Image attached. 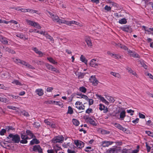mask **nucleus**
I'll return each instance as SVG.
<instances>
[{"label":"nucleus","instance_id":"52","mask_svg":"<svg viewBox=\"0 0 153 153\" xmlns=\"http://www.w3.org/2000/svg\"><path fill=\"white\" fill-rule=\"evenodd\" d=\"M101 132L102 134H106L109 133L108 132L104 129H101Z\"/></svg>","mask_w":153,"mask_h":153},{"label":"nucleus","instance_id":"26","mask_svg":"<svg viewBox=\"0 0 153 153\" xmlns=\"http://www.w3.org/2000/svg\"><path fill=\"white\" fill-rule=\"evenodd\" d=\"M127 70H128V72L130 73L135 76L137 77H138V75L136 74V72L132 70L130 68H127Z\"/></svg>","mask_w":153,"mask_h":153},{"label":"nucleus","instance_id":"40","mask_svg":"<svg viewBox=\"0 0 153 153\" xmlns=\"http://www.w3.org/2000/svg\"><path fill=\"white\" fill-rule=\"evenodd\" d=\"M8 100L7 98L5 97H1L0 98V101L6 102H8Z\"/></svg>","mask_w":153,"mask_h":153},{"label":"nucleus","instance_id":"31","mask_svg":"<svg viewBox=\"0 0 153 153\" xmlns=\"http://www.w3.org/2000/svg\"><path fill=\"white\" fill-rule=\"evenodd\" d=\"M34 127L36 128H38L40 126V122H34L33 123V124Z\"/></svg>","mask_w":153,"mask_h":153},{"label":"nucleus","instance_id":"9","mask_svg":"<svg viewBox=\"0 0 153 153\" xmlns=\"http://www.w3.org/2000/svg\"><path fill=\"white\" fill-rule=\"evenodd\" d=\"M40 143L39 140L36 138V137L32 139L30 141L29 144L33 145L35 144H38Z\"/></svg>","mask_w":153,"mask_h":153},{"label":"nucleus","instance_id":"45","mask_svg":"<svg viewBox=\"0 0 153 153\" xmlns=\"http://www.w3.org/2000/svg\"><path fill=\"white\" fill-rule=\"evenodd\" d=\"M6 129V131H7V132H9L10 130H13V128L11 126H7L6 127V128L5 129Z\"/></svg>","mask_w":153,"mask_h":153},{"label":"nucleus","instance_id":"22","mask_svg":"<svg viewBox=\"0 0 153 153\" xmlns=\"http://www.w3.org/2000/svg\"><path fill=\"white\" fill-rule=\"evenodd\" d=\"M120 48L121 49H123L124 50L126 51H127L128 53L130 54L131 55V54H132L133 53V52L131 51L130 50L128 49L125 46L123 45H120Z\"/></svg>","mask_w":153,"mask_h":153},{"label":"nucleus","instance_id":"53","mask_svg":"<svg viewBox=\"0 0 153 153\" xmlns=\"http://www.w3.org/2000/svg\"><path fill=\"white\" fill-rule=\"evenodd\" d=\"M104 9L107 11H109L111 10V8L110 7L108 6V5H106L104 7Z\"/></svg>","mask_w":153,"mask_h":153},{"label":"nucleus","instance_id":"20","mask_svg":"<svg viewBox=\"0 0 153 153\" xmlns=\"http://www.w3.org/2000/svg\"><path fill=\"white\" fill-rule=\"evenodd\" d=\"M96 61V59H92L90 63V65L92 67H96L97 66H98V64L95 62Z\"/></svg>","mask_w":153,"mask_h":153},{"label":"nucleus","instance_id":"50","mask_svg":"<svg viewBox=\"0 0 153 153\" xmlns=\"http://www.w3.org/2000/svg\"><path fill=\"white\" fill-rule=\"evenodd\" d=\"M99 106L100 107L99 109L100 111L103 110L105 108V106L102 104H100L99 105Z\"/></svg>","mask_w":153,"mask_h":153},{"label":"nucleus","instance_id":"30","mask_svg":"<svg viewBox=\"0 0 153 153\" xmlns=\"http://www.w3.org/2000/svg\"><path fill=\"white\" fill-rule=\"evenodd\" d=\"M127 22V20L125 18L122 19L119 21V23L121 24H126Z\"/></svg>","mask_w":153,"mask_h":153},{"label":"nucleus","instance_id":"42","mask_svg":"<svg viewBox=\"0 0 153 153\" xmlns=\"http://www.w3.org/2000/svg\"><path fill=\"white\" fill-rule=\"evenodd\" d=\"M131 56L136 58H139L140 57V56L138 54L133 52L132 54H131Z\"/></svg>","mask_w":153,"mask_h":153},{"label":"nucleus","instance_id":"8","mask_svg":"<svg viewBox=\"0 0 153 153\" xmlns=\"http://www.w3.org/2000/svg\"><path fill=\"white\" fill-rule=\"evenodd\" d=\"M50 16L52 18L53 21L57 22L59 19V17L57 15L53 14L52 13L48 12Z\"/></svg>","mask_w":153,"mask_h":153},{"label":"nucleus","instance_id":"49","mask_svg":"<svg viewBox=\"0 0 153 153\" xmlns=\"http://www.w3.org/2000/svg\"><path fill=\"white\" fill-rule=\"evenodd\" d=\"M6 129H2L0 131V135H3L5 133H6Z\"/></svg>","mask_w":153,"mask_h":153},{"label":"nucleus","instance_id":"1","mask_svg":"<svg viewBox=\"0 0 153 153\" xmlns=\"http://www.w3.org/2000/svg\"><path fill=\"white\" fill-rule=\"evenodd\" d=\"M7 139H11L12 141L16 143H18L20 141V138L19 136L17 134L13 135L10 134L8 137H7Z\"/></svg>","mask_w":153,"mask_h":153},{"label":"nucleus","instance_id":"64","mask_svg":"<svg viewBox=\"0 0 153 153\" xmlns=\"http://www.w3.org/2000/svg\"><path fill=\"white\" fill-rule=\"evenodd\" d=\"M139 119L138 118H137L134 120L132 121V122L136 124L139 121Z\"/></svg>","mask_w":153,"mask_h":153},{"label":"nucleus","instance_id":"63","mask_svg":"<svg viewBox=\"0 0 153 153\" xmlns=\"http://www.w3.org/2000/svg\"><path fill=\"white\" fill-rule=\"evenodd\" d=\"M112 57L117 59H118L120 57V56L119 55L113 54V55L112 56Z\"/></svg>","mask_w":153,"mask_h":153},{"label":"nucleus","instance_id":"38","mask_svg":"<svg viewBox=\"0 0 153 153\" xmlns=\"http://www.w3.org/2000/svg\"><path fill=\"white\" fill-rule=\"evenodd\" d=\"M79 90L81 92L84 93H85L87 91L86 88L83 86L80 87L79 88Z\"/></svg>","mask_w":153,"mask_h":153},{"label":"nucleus","instance_id":"14","mask_svg":"<svg viewBox=\"0 0 153 153\" xmlns=\"http://www.w3.org/2000/svg\"><path fill=\"white\" fill-rule=\"evenodd\" d=\"M13 61L17 64H21L27 66V63L25 61H21L20 59H14Z\"/></svg>","mask_w":153,"mask_h":153},{"label":"nucleus","instance_id":"19","mask_svg":"<svg viewBox=\"0 0 153 153\" xmlns=\"http://www.w3.org/2000/svg\"><path fill=\"white\" fill-rule=\"evenodd\" d=\"M85 41L88 46L91 47L92 46V43L89 37H87L85 39Z\"/></svg>","mask_w":153,"mask_h":153},{"label":"nucleus","instance_id":"7","mask_svg":"<svg viewBox=\"0 0 153 153\" xmlns=\"http://www.w3.org/2000/svg\"><path fill=\"white\" fill-rule=\"evenodd\" d=\"M46 66L48 70H51V71H54L56 73H58L59 72V71L57 69L49 64H47L46 65Z\"/></svg>","mask_w":153,"mask_h":153},{"label":"nucleus","instance_id":"35","mask_svg":"<svg viewBox=\"0 0 153 153\" xmlns=\"http://www.w3.org/2000/svg\"><path fill=\"white\" fill-rule=\"evenodd\" d=\"M36 137L35 135L32 133V132L29 131V140L32 139Z\"/></svg>","mask_w":153,"mask_h":153},{"label":"nucleus","instance_id":"59","mask_svg":"<svg viewBox=\"0 0 153 153\" xmlns=\"http://www.w3.org/2000/svg\"><path fill=\"white\" fill-rule=\"evenodd\" d=\"M10 96L13 98L15 99H17L18 100L19 99L20 97L19 96H14L13 95L11 94Z\"/></svg>","mask_w":153,"mask_h":153},{"label":"nucleus","instance_id":"60","mask_svg":"<svg viewBox=\"0 0 153 153\" xmlns=\"http://www.w3.org/2000/svg\"><path fill=\"white\" fill-rule=\"evenodd\" d=\"M32 49L37 54L39 51L38 49L36 47L33 48Z\"/></svg>","mask_w":153,"mask_h":153},{"label":"nucleus","instance_id":"44","mask_svg":"<svg viewBox=\"0 0 153 153\" xmlns=\"http://www.w3.org/2000/svg\"><path fill=\"white\" fill-rule=\"evenodd\" d=\"M68 113L70 114H71L73 113V111L72 110V108L70 106H69L68 107Z\"/></svg>","mask_w":153,"mask_h":153},{"label":"nucleus","instance_id":"56","mask_svg":"<svg viewBox=\"0 0 153 153\" xmlns=\"http://www.w3.org/2000/svg\"><path fill=\"white\" fill-rule=\"evenodd\" d=\"M98 82L97 80L96 79L95 80L93 81L92 82L93 83L94 85L96 86L98 84Z\"/></svg>","mask_w":153,"mask_h":153},{"label":"nucleus","instance_id":"29","mask_svg":"<svg viewBox=\"0 0 153 153\" xmlns=\"http://www.w3.org/2000/svg\"><path fill=\"white\" fill-rule=\"evenodd\" d=\"M87 119L91 124L93 125V126H96L95 122L91 118L88 117L87 118Z\"/></svg>","mask_w":153,"mask_h":153},{"label":"nucleus","instance_id":"17","mask_svg":"<svg viewBox=\"0 0 153 153\" xmlns=\"http://www.w3.org/2000/svg\"><path fill=\"white\" fill-rule=\"evenodd\" d=\"M142 27L143 28L145 31L148 32L149 34H153V28H148L144 26H143Z\"/></svg>","mask_w":153,"mask_h":153},{"label":"nucleus","instance_id":"51","mask_svg":"<svg viewBox=\"0 0 153 153\" xmlns=\"http://www.w3.org/2000/svg\"><path fill=\"white\" fill-rule=\"evenodd\" d=\"M96 78L95 76H92L89 79V80L91 82H92L93 81L95 80Z\"/></svg>","mask_w":153,"mask_h":153},{"label":"nucleus","instance_id":"27","mask_svg":"<svg viewBox=\"0 0 153 153\" xmlns=\"http://www.w3.org/2000/svg\"><path fill=\"white\" fill-rule=\"evenodd\" d=\"M126 116V112L125 111H123L121 112L120 114V117L121 120H123Z\"/></svg>","mask_w":153,"mask_h":153},{"label":"nucleus","instance_id":"6","mask_svg":"<svg viewBox=\"0 0 153 153\" xmlns=\"http://www.w3.org/2000/svg\"><path fill=\"white\" fill-rule=\"evenodd\" d=\"M74 143L77 147L79 148H81L83 147L84 145V143L79 140L74 141Z\"/></svg>","mask_w":153,"mask_h":153},{"label":"nucleus","instance_id":"2","mask_svg":"<svg viewBox=\"0 0 153 153\" xmlns=\"http://www.w3.org/2000/svg\"><path fill=\"white\" fill-rule=\"evenodd\" d=\"M26 133L27 134V135H26V134L25 133H22L21 134V137L22 140L20 142L22 143H27V139L28 138V137L27 136L29 134V131L28 130H27L26 131Z\"/></svg>","mask_w":153,"mask_h":153},{"label":"nucleus","instance_id":"58","mask_svg":"<svg viewBox=\"0 0 153 153\" xmlns=\"http://www.w3.org/2000/svg\"><path fill=\"white\" fill-rule=\"evenodd\" d=\"M53 89V87H49L47 88L46 91L48 92H50Z\"/></svg>","mask_w":153,"mask_h":153},{"label":"nucleus","instance_id":"11","mask_svg":"<svg viewBox=\"0 0 153 153\" xmlns=\"http://www.w3.org/2000/svg\"><path fill=\"white\" fill-rule=\"evenodd\" d=\"M96 96L100 100L103 102L105 103L107 105H108L109 103L107 101L104 97H102L100 95L98 94H96Z\"/></svg>","mask_w":153,"mask_h":153},{"label":"nucleus","instance_id":"48","mask_svg":"<svg viewBox=\"0 0 153 153\" xmlns=\"http://www.w3.org/2000/svg\"><path fill=\"white\" fill-rule=\"evenodd\" d=\"M116 150L115 148H111L108 150L109 153H115Z\"/></svg>","mask_w":153,"mask_h":153},{"label":"nucleus","instance_id":"23","mask_svg":"<svg viewBox=\"0 0 153 153\" xmlns=\"http://www.w3.org/2000/svg\"><path fill=\"white\" fill-rule=\"evenodd\" d=\"M35 92L39 96H41L44 94L43 91L41 88H39L36 89L35 91Z\"/></svg>","mask_w":153,"mask_h":153},{"label":"nucleus","instance_id":"3","mask_svg":"<svg viewBox=\"0 0 153 153\" xmlns=\"http://www.w3.org/2000/svg\"><path fill=\"white\" fill-rule=\"evenodd\" d=\"M64 137L62 136H59L54 138L52 141L54 143H62L63 141Z\"/></svg>","mask_w":153,"mask_h":153},{"label":"nucleus","instance_id":"15","mask_svg":"<svg viewBox=\"0 0 153 153\" xmlns=\"http://www.w3.org/2000/svg\"><path fill=\"white\" fill-rule=\"evenodd\" d=\"M0 41L4 44L7 45L8 44V41L7 39L1 35L0 36Z\"/></svg>","mask_w":153,"mask_h":153},{"label":"nucleus","instance_id":"62","mask_svg":"<svg viewBox=\"0 0 153 153\" xmlns=\"http://www.w3.org/2000/svg\"><path fill=\"white\" fill-rule=\"evenodd\" d=\"M92 110L91 108H89L87 109L86 111V113L88 114H89L90 113L92 112Z\"/></svg>","mask_w":153,"mask_h":153},{"label":"nucleus","instance_id":"24","mask_svg":"<svg viewBox=\"0 0 153 153\" xmlns=\"http://www.w3.org/2000/svg\"><path fill=\"white\" fill-rule=\"evenodd\" d=\"M68 21H66L63 19H60L59 18V19L58 20L57 22L59 24H65L67 25V24H68Z\"/></svg>","mask_w":153,"mask_h":153},{"label":"nucleus","instance_id":"46","mask_svg":"<svg viewBox=\"0 0 153 153\" xmlns=\"http://www.w3.org/2000/svg\"><path fill=\"white\" fill-rule=\"evenodd\" d=\"M7 107L8 108H9V109H13V110H16L17 109L16 107L15 106H11V105H8L7 106Z\"/></svg>","mask_w":153,"mask_h":153},{"label":"nucleus","instance_id":"41","mask_svg":"<svg viewBox=\"0 0 153 153\" xmlns=\"http://www.w3.org/2000/svg\"><path fill=\"white\" fill-rule=\"evenodd\" d=\"M145 132L149 136L153 137V132L149 131H146Z\"/></svg>","mask_w":153,"mask_h":153},{"label":"nucleus","instance_id":"57","mask_svg":"<svg viewBox=\"0 0 153 153\" xmlns=\"http://www.w3.org/2000/svg\"><path fill=\"white\" fill-rule=\"evenodd\" d=\"M127 112L128 113H130L131 115L132 116L133 114V113L134 112V111H133L131 109H130L129 110H127Z\"/></svg>","mask_w":153,"mask_h":153},{"label":"nucleus","instance_id":"16","mask_svg":"<svg viewBox=\"0 0 153 153\" xmlns=\"http://www.w3.org/2000/svg\"><path fill=\"white\" fill-rule=\"evenodd\" d=\"M115 127L118 128L119 129L125 131H126V129L123 127L120 124L117 123H115L113 124Z\"/></svg>","mask_w":153,"mask_h":153},{"label":"nucleus","instance_id":"43","mask_svg":"<svg viewBox=\"0 0 153 153\" xmlns=\"http://www.w3.org/2000/svg\"><path fill=\"white\" fill-rule=\"evenodd\" d=\"M76 107L79 110L84 109L85 106L84 105H82L79 106H76Z\"/></svg>","mask_w":153,"mask_h":153},{"label":"nucleus","instance_id":"25","mask_svg":"<svg viewBox=\"0 0 153 153\" xmlns=\"http://www.w3.org/2000/svg\"><path fill=\"white\" fill-rule=\"evenodd\" d=\"M110 74L116 77H117L119 78H121V75L118 73L111 72Z\"/></svg>","mask_w":153,"mask_h":153},{"label":"nucleus","instance_id":"37","mask_svg":"<svg viewBox=\"0 0 153 153\" xmlns=\"http://www.w3.org/2000/svg\"><path fill=\"white\" fill-rule=\"evenodd\" d=\"M45 36L46 37L47 39H48L50 40V42H51L52 43L53 42V38L50 35L46 34Z\"/></svg>","mask_w":153,"mask_h":153},{"label":"nucleus","instance_id":"5","mask_svg":"<svg viewBox=\"0 0 153 153\" xmlns=\"http://www.w3.org/2000/svg\"><path fill=\"white\" fill-rule=\"evenodd\" d=\"M33 151L38 152L39 153H42V150L39 145H35L33 146L32 149Z\"/></svg>","mask_w":153,"mask_h":153},{"label":"nucleus","instance_id":"33","mask_svg":"<svg viewBox=\"0 0 153 153\" xmlns=\"http://www.w3.org/2000/svg\"><path fill=\"white\" fill-rule=\"evenodd\" d=\"M47 59L51 63L54 64H56L57 63V62H56L51 57H48Z\"/></svg>","mask_w":153,"mask_h":153},{"label":"nucleus","instance_id":"34","mask_svg":"<svg viewBox=\"0 0 153 153\" xmlns=\"http://www.w3.org/2000/svg\"><path fill=\"white\" fill-rule=\"evenodd\" d=\"M73 124L76 126H78L79 123V121L76 119H73L72 120Z\"/></svg>","mask_w":153,"mask_h":153},{"label":"nucleus","instance_id":"4","mask_svg":"<svg viewBox=\"0 0 153 153\" xmlns=\"http://www.w3.org/2000/svg\"><path fill=\"white\" fill-rule=\"evenodd\" d=\"M120 28L123 31L126 32L131 33L132 31L131 26L127 25L121 27H120Z\"/></svg>","mask_w":153,"mask_h":153},{"label":"nucleus","instance_id":"21","mask_svg":"<svg viewBox=\"0 0 153 153\" xmlns=\"http://www.w3.org/2000/svg\"><path fill=\"white\" fill-rule=\"evenodd\" d=\"M44 122L52 128H55L56 126L52 122L49 121L48 120H45Z\"/></svg>","mask_w":153,"mask_h":153},{"label":"nucleus","instance_id":"61","mask_svg":"<svg viewBox=\"0 0 153 153\" xmlns=\"http://www.w3.org/2000/svg\"><path fill=\"white\" fill-rule=\"evenodd\" d=\"M139 116L140 118H141L144 119L145 117V116L144 115L140 113H139Z\"/></svg>","mask_w":153,"mask_h":153},{"label":"nucleus","instance_id":"12","mask_svg":"<svg viewBox=\"0 0 153 153\" xmlns=\"http://www.w3.org/2000/svg\"><path fill=\"white\" fill-rule=\"evenodd\" d=\"M75 74L79 79L83 78L85 74V73L78 72H76Z\"/></svg>","mask_w":153,"mask_h":153},{"label":"nucleus","instance_id":"54","mask_svg":"<svg viewBox=\"0 0 153 153\" xmlns=\"http://www.w3.org/2000/svg\"><path fill=\"white\" fill-rule=\"evenodd\" d=\"M7 72H5L3 73L1 75V76L2 78H6L7 76Z\"/></svg>","mask_w":153,"mask_h":153},{"label":"nucleus","instance_id":"55","mask_svg":"<svg viewBox=\"0 0 153 153\" xmlns=\"http://www.w3.org/2000/svg\"><path fill=\"white\" fill-rule=\"evenodd\" d=\"M36 62L38 65H43L44 64L43 62L41 61L37 60Z\"/></svg>","mask_w":153,"mask_h":153},{"label":"nucleus","instance_id":"39","mask_svg":"<svg viewBox=\"0 0 153 153\" xmlns=\"http://www.w3.org/2000/svg\"><path fill=\"white\" fill-rule=\"evenodd\" d=\"M13 84H15L17 85H21L22 84L19 81L16 80H14L12 82Z\"/></svg>","mask_w":153,"mask_h":153},{"label":"nucleus","instance_id":"10","mask_svg":"<svg viewBox=\"0 0 153 153\" xmlns=\"http://www.w3.org/2000/svg\"><path fill=\"white\" fill-rule=\"evenodd\" d=\"M29 25L38 29H40L41 28V27L38 23L30 20H29Z\"/></svg>","mask_w":153,"mask_h":153},{"label":"nucleus","instance_id":"13","mask_svg":"<svg viewBox=\"0 0 153 153\" xmlns=\"http://www.w3.org/2000/svg\"><path fill=\"white\" fill-rule=\"evenodd\" d=\"M114 142L112 141H105L102 142V145L103 147H108L109 145L112 144Z\"/></svg>","mask_w":153,"mask_h":153},{"label":"nucleus","instance_id":"18","mask_svg":"<svg viewBox=\"0 0 153 153\" xmlns=\"http://www.w3.org/2000/svg\"><path fill=\"white\" fill-rule=\"evenodd\" d=\"M72 24H75L79 26H81L82 25L79 22L74 21H68V24H67V25L71 26Z\"/></svg>","mask_w":153,"mask_h":153},{"label":"nucleus","instance_id":"36","mask_svg":"<svg viewBox=\"0 0 153 153\" xmlns=\"http://www.w3.org/2000/svg\"><path fill=\"white\" fill-rule=\"evenodd\" d=\"M106 98L108 100L109 102H113L115 101V100L114 98L108 96L106 97Z\"/></svg>","mask_w":153,"mask_h":153},{"label":"nucleus","instance_id":"28","mask_svg":"<svg viewBox=\"0 0 153 153\" xmlns=\"http://www.w3.org/2000/svg\"><path fill=\"white\" fill-rule=\"evenodd\" d=\"M80 60L82 62L85 63V64H87V60L83 55H81V56Z\"/></svg>","mask_w":153,"mask_h":153},{"label":"nucleus","instance_id":"32","mask_svg":"<svg viewBox=\"0 0 153 153\" xmlns=\"http://www.w3.org/2000/svg\"><path fill=\"white\" fill-rule=\"evenodd\" d=\"M77 95L80 96L81 97V98L85 99L86 100H88V99H89L88 98L86 95H85L84 94H77Z\"/></svg>","mask_w":153,"mask_h":153},{"label":"nucleus","instance_id":"47","mask_svg":"<svg viewBox=\"0 0 153 153\" xmlns=\"http://www.w3.org/2000/svg\"><path fill=\"white\" fill-rule=\"evenodd\" d=\"M29 13H38V11L37 10H34L32 9H29Z\"/></svg>","mask_w":153,"mask_h":153}]
</instances>
